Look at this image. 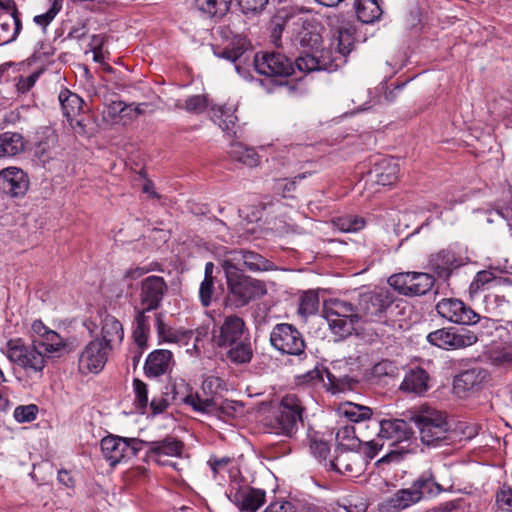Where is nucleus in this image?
Returning <instances> with one entry per match:
<instances>
[{
    "label": "nucleus",
    "mask_w": 512,
    "mask_h": 512,
    "mask_svg": "<svg viewBox=\"0 0 512 512\" xmlns=\"http://www.w3.org/2000/svg\"><path fill=\"white\" fill-rule=\"evenodd\" d=\"M354 46V31L350 27L340 28L329 48L311 50L295 60L294 67L303 73L326 70L335 71L346 63Z\"/></svg>",
    "instance_id": "nucleus-1"
},
{
    "label": "nucleus",
    "mask_w": 512,
    "mask_h": 512,
    "mask_svg": "<svg viewBox=\"0 0 512 512\" xmlns=\"http://www.w3.org/2000/svg\"><path fill=\"white\" fill-rule=\"evenodd\" d=\"M285 32L292 42L309 50L319 49L321 25L309 11L292 9L282 11L275 19L273 37Z\"/></svg>",
    "instance_id": "nucleus-2"
},
{
    "label": "nucleus",
    "mask_w": 512,
    "mask_h": 512,
    "mask_svg": "<svg viewBox=\"0 0 512 512\" xmlns=\"http://www.w3.org/2000/svg\"><path fill=\"white\" fill-rule=\"evenodd\" d=\"M305 408L298 395L289 393L283 396L273 411L266 426L269 433L292 438L303 421Z\"/></svg>",
    "instance_id": "nucleus-3"
},
{
    "label": "nucleus",
    "mask_w": 512,
    "mask_h": 512,
    "mask_svg": "<svg viewBox=\"0 0 512 512\" xmlns=\"http://www.w3.org/2000/svg\"><path fill=\"white\" fill-rule=\"evenodd\" d=\"M411 420L418 429L422 443L437 446L449 438L450 426L444 412L422 405L417 408Z\"/></svg>",
    "instance_id": "nucleus-4"
},
{
    "label": "nucleus",
    "mask_w": 512,
    "mask_h": 512,
    "mask_svg": "<svg viewBox=\"0 0 512 512\" xmlns=\"http://www.w3.org/2000/svg\"><path fill=\"white\" fill-rule=\"evenodd\" d=\"M324 313L329 328L340 338L351 335L362 320V316L351 303L339 299L326 303Z\"/></svg>",
    "instance_id": "nucleus-5"
},
{
    "label": "nucleus",
    "mask_w": 512,
    "mask_h": 512,
    "mask_svg": "<svg viewBox=\"0 0 512 512\" xmlns=\"http://www.w3.org/2000/svg\"><path fill=\"white\" fill-rule=\"evenodd\" d=\"M411 431L406 421L402 419H385L379 424L377 438L363 442L364 452L372 459L384 446V440L391 441L389 447L403 442L411 436Z\"/></svg>",
    "instance_id": "nucleus-6"
},
{
    "label": "nucleus",
    "mask_w": 512,
    "mask_h": 512,
    "mask_svg": "<svg viewBox=\"0 0 512 512\" xmlns=\"http://www.w3.org/2000/svg\"><path fill=\"white\" fill-rule=\"evenodd\" d=\"M6 356L10 362L27 372L42 373L46 366L45 355L37 348L33 340L26 344L22 339L7 342Z\"/></svg>",
    "instance_id": "nucleus-7"
},
{
    "label": "nucleus",
    "mask_w": 512,
    "mask_h": 512,
    "mask_svg": "<svg viewBox=\"0 0 512 512\" xmlns=\"http://www.w3.org/2000/svg\"><path fill=\"white\" fill-rule=\"evenodd\" d=\"M184 403L194 411L208 414L224 421L235 417L242 410L239 402L232 400H219L214 397L202 398L198 392L190 393L184 398Z\"/></svg>",
    "instance_id": "nucleus-8"
},
{
    "label": "nucleus",
    "mask_w": 512,
    "mask_h": 512,
    "mask_svg": "<svg viewBox=\"0 0 512 512\" xmlns=\"http://www.w3.org/2000/svg\"><path fill=\"white\" fill-rule=\"evenodd\" d=\"M144 442L137 438H123L116 435H108L101 440L100 447L103 458L110 466H116L134 457Z\"/></svg>",
    "instance_id": "nucleus-9"
},
{
    "label": "nucleus",
    "mask_w": 512,
    "mask_h": 512,
    "mask_svg": "<svg viewBox=\"0 0 512 512\" xmlns=\"http://www.w3.org/2000/svg\"><path fill=\"white\" fill-rule=\"evenodd\" d=\"M228 300L237 308L243 307L251 300L266 294L265 283L251 277L240 275L227 279Z\"/></svg>",
    "instance_id": "nucleus-10"
},
{
    "label": "nucleus",
    "mask_w": 512,
    "mask_h": 512,
    "mask_svg": "<svg viewBox=\"0 0 512 512\" xmlns=\"http://www.w3.org/2000/svg\"><path fill=\"white\" fill-rule=\"evenodd\" d=\"M478 339L476 332L465 328H442L427 335L430 344L445 350L464 349L477 343Z\"/></svg>",
    "instance_id": "nucleus-11"
},
{
    "label": "nucleus",
    "mask_w": 512,
    "mask_h": 512,
    "mask_svg": "<svg viewBox=\"0 0 512 512\" xmlns=\"http://www.w3.org/2000/svg\"><path fill=\"white\" fill-rule=\"evenodd\" d=\"M228 497L242 512H256L265 503L266 493L263 489L234 480L230 483Z\"/></svg>",
    "instance_id": "nucleus-12"
},
{
    "label": "nucleus",
    "mask_w": 512,
    "mask_h": 512,
    "mask_svg": "<svg viewBox=\"0 0 512 512\" xmlns=\"http://www.w3.org/2000/svg\"><path fill=\"white\" fill-rule=\"evenodd\" d=\"M32 340L38 349H43L45 359L60 357L66 350V341L56 331L49 329L40 320L33 321L31 325Z\"/></svg>",
    "instance_id": "nucleus-13"
},
{
    "label": "nucleus",
    "mask_w": 512,
    "mask_h": 512,
    "mask_svg": "<svg viewBox=\"0 0 512 512\" xmlns=\"http://www.w3.org/2000/svg\"><path fill=\"white\" fill-rule=\"evenodd\" d=\"M248 329L244 320L237 315L225 316L213 330V341L221 348H228L239 341L247 340Z\"/></svg>",
    "instance_id": "nucleus-14"
},
{
    "label": "nucleus",
    "mask_w": 512,
    "mask_h": 512,
    "mask_svg": "<svg viewBox=\"0 0 512 512\" xmlns=\"http://www.w3.org/2000/svg\"><path fill=\"white\" fill-rule=\"evenodd\" d=\"M366 464L364 457L355 449L335 448L326 467L338 474L357 477L365 470Z\"/></svg>",
    "instance_id": "nucleus-15"
},
{
    "label": "nucleus",
    "mask_w": 512,
    "mask_h": 512,
    "mask_svg": "<svg viewBox=\"0 0 512 512\" xmlns=\"http://www.w3.org/2000/svg\"><path fill=\"white\" fill-rule=\"evenodd\" d=\"M388 282L401 294L423 295L433 287L434 279L428 273L407 272L391 276Z\"/></svg>",
    "instance_id": "nucleus-16"
},
{
    "label": "nucleus",
    "mask_w": 512,
    "mask_h": 512,
    "mask_svg": "<svg viewBox=\"0 0 512 512\" xmlns=\"http://www.w3.org/2000/svg\"><path fill=\"white\" fill-rule=\"evenodd\" d=\"M270 341L275 349L284 354L300 355L304 352L305 344L301 334L287 323H281L274 327Z\"/></svg>",
    "instance_id": "nucleus-17"
},
{
    "label": "nucleus",
    "mask_w": 512,
    "mask_h": 512,
    "mask_svg": "<svg viewBox=\"0 0 512 512\" xmlns=\"http://www.w3.org/2000/svg\"><path fill=\"white\" fill-rule=\"evenodd\" d=\"M438 314L449 322L460 325H474L480 315L459 299L444 298L436 305Z\"/></svg>",
    "instance_id": "nucleus-18"
},
{
    "label": "nucleus",
    "mask_w": 512,
    "mask_h": 512,
    "mask_svg": "<svg viewBox=\"0 0 512 512\" xmlns=\"http://www.w3.org/2000/svg\"><path fill=\"white\" fill-rule=\"evenodd\" d=\"M254 66L258 73L269 77L286 78L294 73V63L279 52L256 54Z\"/></svg>",
    "instance_id": "nucleus-19"
},
{
    "label": "nucleus",
    "mask_w": 512,
    "mask_h": 512,
    "mask_svg": "<svg viewBox=\"0 0 512 512\" xmlns=\"http://www.w3.org/2000/svg\"><path fill=\"white\" fill-rule=\"evenodd\" d=\"M111 349L100 341L91 340L82 350L78 360L79 371L82 374L99 373L103 370Z\"/></svg>",
    "instance_id": "nucleus-20"
},
{
    "label": "nucleus",
    "mask_w": 512,
    "mask_h": 512,
    "mask_svg": "<svg viewBox=\"0 0 512 512\" xmlns=\"http://www.w3.org/2000/svg\"><path fill=\"white\" fill-rule=\"evenodd\" d=\"M0 7L5 10L0 13V44H8L17 38L22 22L11 0H0Z\"/></svg>",
    "instance_id": "nucleus-21"
},
{
    "label": "nucleus",
    "mask_w": 512,
    "mask_h": 512,
    "mask_svg": "<svg viewBox=\"0 0 512 512\" xmlns=\"http://www.w3.org/2000/svg\"><path fill=\"white\" fill-rule=\"evenodd\" d=\"M167 292V285L160 276H148L141 282L140 302L145 310L157 309Z\"/></svg>",
    "instance_id": "nucleus-22"
},
{
    "label": "nucleus",
    "mask_w": 512,
    "mask_h": 512,
    "mask_svg": "<svg viewBox=\"0 0 512 512\" xmlns=\"http://www.w3.org/2000/svg\"><path fill=\"white\" fill-rule=\"evenodd\" d=\"M29 187L27 174L18 167H7L0 171V191L12 197L23 196Z\"/></svg>",
    "instance_id": "nucleus-23"
},
{
    "label": "nucleus",
    "mask_w": 512,
    "mask_h": 512,
    "mask_svg": "<svg viewBox=\"0 0 512 512\" xmlns=\"http://www.w3.org/2000/svg\"><path fill=\"white\" fill-rule=\"evenodd\" d=\"M487 378V372L480 367H473L458 374L453 381V391L458 397H466L480 389Z\"/></svg>",
    "instance_id": "nucleus-24"
},
{
    "label": "nucleus",
    "mask_w": 512,
    "mask_h": 512,
    "mask_svg": "<svg viewBox=\"0 0 512 512\" xmlns=\"http://www.w3.org/2000/svg\"><path fill=\"white\" fill-rule=\"evenodd\" d=\"M149 457L160 465H169L176 468V463L164 457H178L182 453L183 445L175 438H166L160 441L147 443Z\"/></svg>",
    "instance_id": "nucleus-25"
},
{
    "label": "nucleus",
    "mask_w": 512,
    "mask_h": 512,
    "mask_svg": "<svg viewBox=\"0 0 512 512\" xmlns=\"http://www.w3.org/2000/svg\"><path fill=\"white\" fill-rule=\"evenodd\" d=\"M420 502V493L414 489L397 490L378 504L379 512H401Z\"/></svg>",
    "instance_id": "nucleus-26"
},
{
    "label": "nucleus",
    "mask_w": 512,
    "mask_h": 512,
    "mask_svg": "<svg viewBox=\"0 0 512 512\" xmlns=\"http://www.w3.org/2000/svg\"><path fill=\"white\" fill-rule=\"evenodd\" d=\"M398 174V162L393 158H382L370 170L369 178L378 185L390 186L396 183Z\"/></svg>",
    "instance_id": "nucleus-27"
},
{
    "label": "nucleus",
    "mask_w": 512,
    "mask_h": 512,
    "mask_svg": "<svg viewBox=\"0 0 512 512\" xmlns=\"http://www.w3.org/2000/svg\"><path fill=\"white\" fill-rule=\"evenodd\" d=\"M173 355L169 350L159 349L151 352L145 362L144 370L148 377L166 374L172 364Z\"/></svg>",
    "instance_id": "nucleus-28"
},
{
    "label": "nucleus",
    "mask_w": 512,
    "mask_h": 512,
    "mask_svg": "<svg viewBox=\"0 0 512 512\" xmlns=\"http://www.w3.org/2000/svg\"><path fill=\"white\" fill-rule=\"evenodd\" d=\"M364 313L360 314L364 321H376L390 304L387 294L380 292L370 294L362 299Z\"/></svg>",
    "instance_id": "nucleus-29"
},
{
    "label": "nucleus",
    "mask_w": 512,
    "mask_h": 512,
    "mask_svg": "<svg viewBox=\"0 0 512 512\" xmlns=\"http://www.w3.org/2000/svg\"><path fill=\"white\" fill-rule=\"evenodd\" d=\"M102 343L111 350L119 345L124 337L122 324L112 315H105L102 318L101 327Z\"/></svg>",
    "instance_id": "nucleus-30"
},
{
    "label": "nucleus",
    "mask_w": 512,
    "mask_h": 512,
    "mask_svg": "<svg viewBox=\"0 0 512 512\" xmlns=\"http://www.w3.org/2000/svg\"><path fill=\"white\" fill-rule=\"evenodd\" d=\"M207 463L212 471L213 478L216 481H224L226 479V475L229 477L231 483L234 480H238L237 477L239 475V470L237 469L233 459L229 457H211Z\"/></svg>",
    "instance_id": "nucleus-31"
},
{
    "label": "nucleus",
    "mask_w": 512,
    "mask_h": 512,
    "mask_svg": "<svg viewBox=\"0 0 512 512\" xmlns=\"http://www.w3.org/2000/svg\"><path fill=\"white\" fill-rule=\"evenodd\" d=\"M236 109L235 103L214 105L211 107V118L222 130L230 132L238 120L235 115Z\"/></svg>",
    "instance_id": "nucleus-32"
},
{
    "label": "nucleus",
    "mask_w": 512,
    "mask_h": 512,
    "mask_svg": "<svg viewBox=\"0 0 512 512\" xmlns=\"http://www.w3.org/2000/svg\"><path fill=\"white\" fill-rule=\"evenodd\" d=\"M428 380L429 376L425 370L412 369L405 375L400 388L408 393L422 395L428 390Z\"/></svg>",
    "instance_id": "nucleus-33"
},
{
    "label": "nucleus",
    "mask_w": 512,
    "mask_h": 512,
    "mask_svg": "<svg viewBox=\"0 0 512 512\" xmlns=\"http://www.w3.org/2000/svg\"><path fill=\"white\" fill-rule=\"evenodd\" d=\"M249 48V41L243 35H234L223 48L214 50V54L231 62H236Z\"/></svg>",
    "instance_id": "nucleus-34"
},
{
    "label": "nucleus",
    "mask_w": 512,
    "mask_h": 512,
    "mask_svg": "<svg viewBox=\"0 0 512 512\" xmlns=\"http://www.w3.org/2000/svg\"><path fill=\"white\" fill-rule=\"evenodd\" d=\"M205 334L206 331L203 329H197L195 331L177 329L169 331L167 342L175 343L179 346H188L190 342L193 341L192 347L187 349V352L192 355L194 353H198V342Z\"/></svg>",
    "instance_id": "nucleus-35"
},
{
    "label": "nucleus",
    "mask_w": 512,
    "mask_h": 512,
    "mask_svg": "<svg viewBox=\"0 0 512 512\" xmlns=\"http://www.w3.org/2000/svg\"><path fill=\"white\" fill-rule=\"evenodd\" d=\"M430 267L441 278H447L451 271L460 265L451 251H441L432 255L429 260Z\"/></svg>",
    "instance_id": "nucleus-36"
},
{
    "label": "nucleus",
    "mask_w": 512,
    "mask_h": 512,
    "mask_svg": "<svg viewBox=\"0 0 512 512\" xmlns=\"http://www.w3.org/2000/svg\"><path fill=\"white\" fill-rule=\"evenodd\" d=\"M24 137L17 132L0 134V157H14L25 150Z\"/></svg>",
    "instance_id": "nucleus-37"
},
{
    "label": "nucleus",
    "mask_w": 512,
    "mask_h": 512,
    "mask_svg": "<svg viewBox=\"0 0 512 512\" xmlns=\"http://www.w3.org/2000/svg\"><path fill=\"white\" fill-rule=\"evenodd\" d=\"M30 62H25V67L21 71H17L14 83L16 91L19 94H25L34 87L36 81L44 72L43 67H35L29 70Z\"/></svg>",
    "instance_id": "nucleus-38"
},
{
    "label": "nucleus",
    "mask_w": 512,
    "mask_h": 512,
    "mask_svg": "<svg viewBox=\"0 0 512 512\" xmlns=\"http://www.w3.org/2000/svg\"><path fill=\"white\" fill-rule=\"evenodd\" d=\"M230 157L247 167H256L260 163V157L254 148L236 142L232 143L229 150Z\"/></svg>",
    "instance_id": "nucleus-39"
},
{
    "label": "nucleus",
    "mask_w": 512,
    "mask_h": 512,
    "mask_svg": "<svg viewBox=\"0 0 512 512\" xmlns=\"http://www.w3.org/2000/svg\"><path fill=\"white\" fill-rule=\"evenodd\" d=\"M245 250H231L224 255L222 267L225 271L226 279L243 275Z\"/></svg>",
    "instance_id": "nucleus-40"
},
{
    "label": "nucleus",
    "mask_w": 512,
    "mask_h": 512,
    "mask_svg": "<svg viewBox=\"0 0 512 512\" xmlns=\"http://www.w3.org/2000/svg\"><path fill=\"white\" fill-rule=\"evenodd\" d=\"M357 17L363 23H372L382 15V9L376 0H356Z\"/></svg>",
    "instance_id": "nucleus-41"
},
{
    "label": "nucleus",
    "mask_w": 512,
    "mask_h": 512,
    "mask_svg": "<svg viewBox=\"0 0 512 512\" xmlns=\"http://www.w3.org/2000/svg\"><path fill=\"white\" fill-rule=\"evenodd\" d=\"M338 412L353 423L366 421L372 416L371 408L352 402H345L341 404Z\"/></svg>",
    "instance_id": "nucleus-42"
},
{
    "label": "nucleus",
    "mask_w": 512,
    "mask_h": 512,
    "mask_svg": "<svg viewBox=\"0 0 512 512\" xmlns=\"http://www.w3.org/2000/svg\"><path fill=\"white\" fill-rule=\"evenodd\" d=\"M59 101L63 115L67 120L79 116L82 110L83 100L77 94L69 90H63L59 94Z\"/></svg>",
    "instance_id": "nucleus-43"
},
{
    "label": "nucleus",
    "mask_w": 512,
    "mask_h": 512,
    "mask_svg": "<svg viewBox=\"0 0 512 512\" xmlns=\"http://www.w3.org/2000/svg\"><path fill=\"white\" fill-rule=\"evenodd\" d=\"M336 448L356 449L363 442L356 434L353 424L341 425L336 431Z\"/></svg>",
    "instance_id": "nucleus-44"
},
{
    "label": "nucleus",
    "mask_w": 512,
    "mask_h": 512,
    "mask_svg": "<svg viewBox=\"0 0 512 512\" xmlns=\"http://www.w3.org/2000/svg\"><path fill=\"white\" fill-rule=\"evenodd\" d=\"M411 489L420 493V501L424 495H437L443 490L441 485L435 481L433 473L430 470L422 473L420 477L413 482Z\"/></svg>",
    "instance_id": "nucleus-45"
},
{
    "label": "nucleus",
    "mask_w": 512,
    "mask_h": 512,
    "mask_svg": "<svg viewBox=\"0 0 512 512\" xmlns=\"http://www.w3.org/2000/svg\"><path fill=\"white\" fill-rule=\"evenodd\" d=\"M132 105H126L120 100L111 99L109 102L104 103L102 111V120L108 125L117 123L118 119L125 113H128Z\"/></svg>",
    "instance_id": "nucleus-46"
},
{
    "label": "nucleus",
    "mask_w": 512,
    "mask_h": 512,
    "mask_svg": "<svg viewBox=\"0 0 512 512\" xmlns=\"http://www.w3.org/2000/svg\"><path fill=\"white\" fill-rule=\"evenodd\" d=\"M510 280L508 278L496 277L491 271H480L476 274L474 280L470 284V293L474 294L479 292L484 288L485 285L495 284H509Z\"/></svg>",
    "instance_id": "nucleus-47"
},
{
    "label": "nucleus",
    "mask_w": 512,
    "mask_h": 512,
    "mask_svg": "<svg viewBox=\"0 0 512 512\" xmlns=\"http://www.w3.org/2000/svg\"><path fill=\"white\" fill-rule=\"evenodd\" d=\"M230 2L231 0H195L198 9L211 17L224 15Z\"/></svg>",
    "instance_id": "nucleus-48"
},
{
    "label": "nucleus",
    "mask_w": 512,
    "mask_h": 512,
    "mask_svg": "<svg viewBox=\"0 0 512 512\" xmlns=\"http://www.w3.org/2000/svg\"><path fill=\"white\" fill-rule=\"evenodd\" d=\"M245 269L251 272L269 271L273 270V264L256 252L245 250Z\"/></svg>",
    "instance_id": "nucleus-49"
},
{
    "label": "nucleus",
    "mask_w": 512,
    "mask_h": 512,
    "mask_svg": "<svg viewBox=\"0 0 512 512\" xmlns=\"http://www.w3.org/2000/svg\"><path fill=\"white\" fill-rule=\"evenodd\" d=\"M228 348V357L234 363H247L252 358V349L247 340L239 341V344H233Z\"/></svg>",
    "instance_id": "nucleus-50"
},
{
    "label": "nucleus",
    "mask_w": 512,
    "mask_h": 512,
    "mask_svg": "<svg viewBox=\"0 0 512 512\" xmlns=\"http://www.w3.org/2000/svg\"><path fill=\"white\" fill-rule=\"evenodd\" d=\"M226 389V382L222 378L215 375H209L204 378L202 383V392L204 396H200L202 398H218L217 395H219L222 391Z\"/></svg>",
    "instance_id": "nucleus-51"
},
{
    "label": "nucleus",
    "mask_w": 512,
    "mask_h": 512,
    "mask_svg": "<svg viewBox=\"0 0 512 512\" xmlns=\"http://www.w3.org/2000/svg\"><path fill=\"white\" fill-rule=\"evenodd\" d=\"M209 104L207 95H193L188 97L184 104L177 103L176 107L183 108L189 113L200 114L207 109Z\"/></svg>",
    "instance_id": "nucleus-52"
},
{
    "label": "nucleus",
    "mask_w": 512,
    "mask_h": 512,
    "mask_svg": "<svg viewBox=\"0 0 512 512\" xmlns=\"http://www.w3.org/2000/svg\"><path fill=\"white\" fill-rule=\"evenodd\" d=\"M319 309V297L314 291L305 292L300 298L299 313L304 316H310L317 313Z\"/></svg>",
    "instance_id": "nucleus-53"
},
{
    "label": "nucleus",
    "mask_w": 512,
    "mask_h": 512,
    "mask_svg": "<svg viewBox=\"0 0 512 512\" xmlns=\"http://www.w3.org/2000/svg\"><path fill=\"white\" fill-rule=\"evenodd\" d=\"M334 225L336 228L342 232H357L364 228L365 221L363 218L358 216H349L338 218L334 221Z\"/></svg>",
    "instance_id": "nucleus-54"
},
{
    "label": "nucleus",
    "mask_w": 512,
    "mask_h": 512,
    "mask_svg": "<svg viewBox=\"0 0 512 512\" xmlns=\"http://www.w3.org/2000/svg\"><path fill=\"white\" fill-rule=\"evenodd\" d=\"M237 4L242 11L248 17H253L261 14L269 0H236Z\"/></svg>",
    "instance_id": "nucleus-55"
},
{
    "label": "nucleus",
    "mask_w": 512,
    "mask_h": 512,
    "mask_svg": "<svg viewBox=\"0 0 512 512\" xmlns=\"http://www.w3.org/2000/svg\"><path fill=\"white\" fill-rule=\"evenodd\" d=\"M62 9V0H53L50 8L43 14L36 15L34 22L45 29Z\"/></svg>",
    "instance_id": "nucleus-56"
},
{
    "label": "nucleus",
    "mask_w": 512,
    "mask_h": 512,
    "mask_svg": "<svg viewBox=\"0 0 512 512\" xmlns=\"http://www.w3.org/2000/svg\"><path fill=\"white\" fill-rule=\"evenodd\" d=\"M25 62L12 63L7 62L0 65V84L14 82L17 71L23 70Z\"/></svg>",
    "instance_id": "nucleus-57"
},
{
    "label": "nucleus",
    "mask_w": 512,
    "mask_h": 512,
    "mask_svg": "<svg viewBox=\"0 0 512 512\" xmlns=\"http://www.w3.org/2000/svg\"><path fill=\"white\" fill-rule=\"evenodd\" d=\"M304 174L295 177L293 180L278 179L275 181L273 189L277 194H280L284 198L291 197L292 193L296 189V180L303 179Z\"/></svg>",
    "instance_id": "nucleus-58"
},
{
    "label": "nucleus",
    "mask_w": 512,
    "mask_h": 512,
    "mask_svg": "<svg viewBox=\"0 0 512 512\" xmlns=\"http://www.w3.org/2000/svg\"><path fill=\"white\" fill-rule=\"evenodd\" d=\"M133 389L136 407L141 410L146 408L149 403L147 385L143 381L135 379L133 381Z\"/></svg>",
    "instance_id": "nucleus-59"
},
{
    "label": "nucleus",
    "mask_w": 512,
    "mask_h": 512,
    "mask_svg": "<svg viewBox=\"0 0 512 512\" xmlns=\"http://www.w3.org/2000/svg\"><path fill=\"white\" fill-rule=\"evenodd\" d=\"M37 412L38 408L33 404L18 406L14 410V418L19 423L31 422L36 418Z\"/></svg>",
    "instance_id": "nucleus-60"
},
{
    "label": "nucleus",
    "mask_w": 512,
    "mask_h": 512,
    "mask_svg": "<svg viewBox=\"0 0 512 512\" xmlns=\"http://www.w3.org/2000/svg\"><path fill=\"white\" fill-rule=\"evenodd\" d=\"M324 375L328 380L327 388L332 393L343 392L346 389V380L335 377L330 371L324 370L320 375L322 381H324Z\"/></svg>",
    "instance_id": "nucleus-61"
},
{
    "label": "nucleus",
    "mask_w": 512,
    "mask_h": 512,
    "mask_svg": "<svg viewBox=\"0 0 512 512\" xmlns=\"http://www.w3.org/2000/svg\"><path fill=\"white\" fill-rule=\"evenodd\" d=\"M157 264H149L147 266H135L128 268L124 275L123 279L125 281H133L141 278L145 274H147L150 271H153L156 269Z\"/></svg>",
    "instance_id": "nucleus-62"
},
{
    "label": "nucleus",
    "mask_w": 512,
    "mask_h": 512,
    "mask_svg": "<svg viewBox=\"0 0 512 512\" xmlns=\"http://www.w3.org/2000/svg\"><path fill=\"white\" fill-rule=\"evenodd\" d=\"M498 507L506 512L512 511V489L508 487L501 488L496 495Z\"/></svg>",
    "instance_id": "nucleus-63"
},
{
    "label": "nucleus",
    "mask_w": 512,
    "mask_h": 512,
    "mask_svg": "<svg viewBox=\"0 0 512 512\" xmlns=\"http://www.w3.org/2000/svg\"><path fill=\"white\" fill-rule=\"evenodd\" d=\"M213 280L204 279L199 288V297L203 306L207 307L211 304L213 295Z\"/></svg>",
    "instance_id": "nucleus-64"
}]
</instances>
